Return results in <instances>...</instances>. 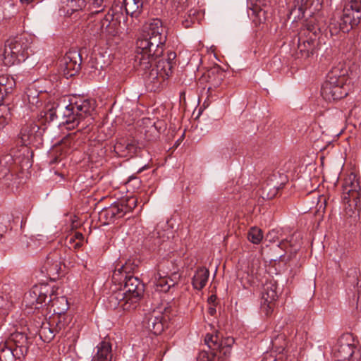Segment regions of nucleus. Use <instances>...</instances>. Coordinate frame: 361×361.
<instances>
[{"label": "nucleus", "instance_id": "nucleus-1", "mask_svg": "<svg viewBox=\"0 0 361 361\" xmlns=\"http://www.w3.org/2000/svg\"><path fill=\"white\" fill-rule=\"evenodd\" d=\"M145 29L136 42L134 66L145 71L147 81L154 83V87H159L160 79L164 80L171 74L176 54L173 51L164 54L166 35L160 20H152Z\"/></svg>", "mask_w": 361, "mask_h": 361}, {"label": "nucleus", "instance_id": "nucleus-2", "mask_svg": "<svg viewBox=\"0 0 361 361\" xmlns=\"http://www.w3.org/2000/svg\"><path fill=\"white\" fill-rule=\"evenodd\" d=\"M42 135V130L34 121H29L22 126L18 140L23 147L18 150L13 149L11 154L4 156L0 159V179H4L5 184L9 185L10 181L18 176L19 171L31 167L30 149L27 146L39 141Z\"/></svg>", "mask_w": 361, "mask_h": 361}, {"label": "nucleus", "instance_id": "nucleus-3", "mask_svg": "<svg viewBox=\"0 0 361 361\" xmlns=\"http://www.w3.org/2000/svg\"><path fill=\"white\" fill-rule=\"evenodd\" d=\"M351 78L348 68L343 63H339L328 73L326 80L321 88V94L326 101H334L348 94Z\"/></svg>", "mask_w": 361, "mask_h": 361}, {"label": "nucleus", "instance_id": "nucleus-4", "mask_svg": "<svg viewBox=\"0 0 361 361\" xmlns=\"http://www.w3.org/2000/svg\"><path fill=\"white\" fill-rule=\"evenodd\" d=\"M121 281L124 282L123 288L114 291L109 297L111 306L125 311L133 310L143 295L145 285L133 276H125Z\"/></svg>", "mask_w": 361, "mask_h": 361}, {"label": "nucleus", "instance_id": "nucleus-5", "mask_svg": "<svg viewBox=\"0 0 361 361\" xmlns=\"http://www.w3.org/2000/svg\"><path fill=\"white\" fill-rule=\"evenodd\" d=\"M84 242V236L81 233L73 231L68 235L64 239L65 246H61L53 252H50L47 257L44 264L43 269L49 276L59 275L61 271V266L65 259V253L66 247L69 249L80 248Z\"/></svg>", "mask_w": 361, "mask_h": 361}, {"label": "nucleus", "instance_id": "nucleus-6", "mask_svg": "<svg viewBox=\"0 0 361 361\" xmlns=\"http://www.w3.org/2000/svg\"><path fill=\"white\" fill-rule=\"evenodd\" d=\"M32 338L21 332L11 334L0 344V361H21L27 354Z\"/></svg>", "mask_w": 361, "mask_h": 361}, {"label": "nucleus", "instance_id": "nucleus-7", "mask_svg": "<svg viewBox=\"0 0 361 361\" xmlns=\"http://www.w3.org/2000/svg\"><path fill=\"white\" fill-rule=\"evenodd\" d=\"M30 42L26 35H20L7 39L2 54L6 66L14 65L16 62L24 61L30 54Z\"/></svg>", "mask_w": 361, "mask_h": 361}, {"label": "nucleus", "instance_id": "nucleus-8", "mask_svg": "<svg viewBox=\"0 0 361 361\" xmlns=\"http://www.w3.org/2000/svg\"><path fill=\"white\" fill-rule=\"evenodd\" d=\"M360 187L357 182L346 180L343 186L345 216L350 225L355 224L360 213Z\"/></svg>", "mask_w": 361, "mask_h": 361}, {"label": "nucleus", "instance_id": "nucleus-9", "mask_svg": "<svg viewBox=\"0 0 361 361\" xmlns=\"http://www.w3.org/2000/svg\"><path fill=\"white\" fill-rule=\"evenodd\" d=\"M95 109V101L83 99L66 106L63 112L65 119L63 123L67 128L73 129L78 126L86 118L89 117Z\"/></svg>", "mask_w": 361, "mask_h": 361}, {"label": "nucleus", "instance_id": "nucleus-10", "mask_svg": "<svg viewBox=\"0 0 361 361\" xmlns=\"http://www.w3.org/2000/svg\"><path fill=\"white\" fill-rule=\"evenodd\" d=\"M361 20V0H345L342 14L332 20L331 25L338 27L343 32H348L357 26Z\"/></svg>", "mask_w": 361, "mask_h": 361}, {"label": "nucleus", "instance_id": "nucleus-11", "mask_svg": "<svg viewBox=\"0 0 361 361\" xmlns=\"http://www.w3.org/2000/svg\"><path fill=\"white\" fill-rule=\"evenodd\" d=\"M48 294L49 298L48 302H50L55 298L54 297L55 294L54 290L53 288L50 290V287L47 284L35 286L29 293L25 295L23 301L26 306L34 307L37 309L39 308L37 305L46 302Z\"/></svg>", "mask_w": 361, "mask_h": 361}, {"label": "nucleus", "instance_id": "nucleus-12", "mask_svg": "<svg viewBox=\"0 0 361 361\" xmlns=\"http://www.w3.org/2000/svg\"><path fill=\"white\" fill-rule=\"evenodd\" d=\"M204 342L209 349L216 350L222 359L230 353V349L234 343L232 337L223 338V335L218 330L207 334Z\"/></svg>", "mask_w": 361, "mask_h": 361}, {"label": "nucleus", "instance_id": "nucleus-13", "mask_svg": "<svg viewBox=\"0 0 361 361\" xmlns=\"http://www.w3.org/2000/svg\"><path fill=\"white\" fill-rule=\"evenodd\" d=\"M81 64V56L77 50H70L59 61V71L66 78L75 75Z\"/></svg>", "mask_w": 361, "mask_h": 361}, {"label": "nucleus", "instance_id": "nucleus-14", "mask_svg": "<svg viewBox=\"0 0 361 361\" xmlns=\"http://www.w3.org/2000/svg\"><path fill=\"white\" fill-rule=\"evenodd\" d=\"M169 319L166 312H162L161 310H154L147 314L143 322V326L155 335L161 334L167 326V319Z\"/></svg>", "mask_w": 361, "mask_h": 361}, {"label": "nucleus", "instance_id": "nucleus-15", "mask_svg": "<svg viewBox=\"0 0 361 361\" xmlns=\"http://www.w3.org/2000/svg\"><path fill=\"white\" fill-rule=\"evenodd\" d=\"M353 338L352 335L346 334L343 336L333 350L334 356L338 361L349 360L353 355L355 348L353 343Z\"/></svg>", "mask_w": 361, "mask_h": 361}, {"label": "nucleus", "instance_id": "nucleus-16", "mask_svg": "<svg viewBox=\"0 0 361 361\" xmlns=\"http://www.w3.org/2000/svg\"><path fill=\"white\" fill-rule=\"evenodd\" d=\"M248 15L255 17L259 23H264L272 15V11L267 7L266 0H247Z\"/></svg>", "mask_w": 361, "mask_h": 361}, {"label": "nucleus", "instance_id": "nucleus-17", "mask_svg": "<svg viewBox=\"0 0 361 361\" xmlns=\"http://www.w3.org/2000/svg\"><path fill=\"white\" fill-rule=\"evenodd\" d=\"M276 288V283L274 281H270L264 286L262 297V309L267 315H269L272 312L274 302L278 297Z\"/></svg>", "mask_w": 361, "mask_h": 361}, {"label": "nucleus", "instance_id": "nucleus-18", "mask_svg": "<svg viewBox=\"0 0 361 361\" xmlns=\"http://www.w3.org/2000/svg\"><path fill=\"white\" fill-rule=\"evenodd\" d=\"M138 265L139 262L132 259L126 260L124 264H118L112 274L113 281L120 283L125 276H130L131 273L135 271Z\"/></svg>", "mask_w": 361, "mask_h": 361}, {"label": "nucleus", "instance_id": "nucleus-19", "mask_svg": "<svg viewBox=\"0 0 361 361\" xmlns=\"http://www.w3.org/2000/svg\"><path fill=\"white\" fill-rule=\"evenodd\" d=\"M97 353L92 361H111L112 358L111 345L106 341H102L97 346Z\"/></svg>", "mask_w": 361, "mask_h": 361}, {"label": "nucleus", "instance_id": "nucleus-20", "mask_svg": "<svg viewBox=\"0 0 361 361\" xmlns=\"http://www.w3.org/2000/svg\"><path fill=\"white\" fill-rule=\"evenodd\" d=\"M154 283L157 291L167 292L171 286L176 284L174 279L171 278H166L163 276L159 272L154 274Z\"/></svg>", "mask_w": 361, "mask_h": 361}, {"label": "nucleus", "instance_id": "nucleus-21", "mask_svg": "<svg viewBox=\"0 0 361 361\" xmlns=\"http://www.w3.org/2000/svg\"><path fill=\"white\" fill-rule=\"evenodd\" d=\"M209 271L205 268H199L192 278V286L197 290L202 289L209 279Z\"/></svg>", "mask_w": 361, "mask_h": 361}, {"label": "nucleus", "instance_id": "nucleus-22", "mask_svg": "<svg viewBox=\"0 0 361 361\" xmlns=\"http://www.w3.org/2000/svg\"><path fill=\"white\" fill-rule=\"evenodd\" d=\"M103 214L110 221L116 218L123 217L126 214V211H124V203L119 202L112 204L108 209L104 210Z\"/></svg>", "mask_w": 361, "mask_h": 361}, {"label": "nucleus", "instance_id": "nucleus-23", "mask_svg": "<svg viewBox=\"0 0 361 361\" xmlns=\"http://www.w3.org/2000/svg\"><path fill=\"white\" fill-rule=\"evenodd\" d=\"M70 322V318L66 314H59L56 318H54L51 323L47 325L52 326L56 334H60L61 331L65 329L66 326Z\"/></svg>", "mask_w": 361, "mask_h": 361}, {"label": "nucleus", "instance_id": "nucleus-24", "mask_svg": "<svg viewBox=\"0 0 361 361\" xmlns=\"http://www.w3.org/2000/svg\"><path fill=\"white\" fill-rule=\"evenodd\" d=\"M13 83V78L9 79L4 75L0 76V102H2L5 97L11 92Z\"/></svg>", "mask_w": 361, "mask_h": 361}, {"label": "nucleus", "instance_id": "nucleus-25", "mask_svg": "<svg viewBox=\"0 0 361 361\" xmlns=\"http://www.w3.org/2000/svg\"><path fill=\"white\" fill-rule=\"evenodd\" d=\"M145 6V4L140 0H132L126 4V11L128 14L137 17Z\"/></svg>", "mask_w": 361, "mask_h": 361}, {"label": "nucleus", "instance_id": "nucleus-26", "mask_svg": "<svg viewBox=\"0 0 361 361\" xmlns=\"http://www.w3.org/2000/svg\"><path fill=\"white\" fill-rule=\"evenodd\" d=\"M222 356L216 350L209 349V351L202 350L197 357V361H219Z\"/></svg>", "mask_w": 361, "mask_h": 361}, {"label": "nucleus", "instance_id": "nucleus-27", "mask_svg": "<svg viewBox=\"0 0 361 361\" xmlns=\"http://www.w3.org/2000/svg\"><path fill=\"white\" fill-rule=\"evenodd\" d=\"M42 92L38 93L35 90L29 89L27 92L28 103L32 106L38 107L42 104Z\"/></svg>", "mask_w": 361, "mask_h": 361}, {"label": "nucleus", "instance_id": "nucleus-28", "mask_svg": "<svg viewBox=\"0 0 361 361\" xmlns=\"http://www.w3.org/2000/svg\"><path fill=\"white\" fill-rule=\"evenodd\" d=\"M38 242L27 236H23L20 238L19 245L23 250H27L28 252H32L37 249Z\"/></svg>", "mask_w": 361, "mask_h": 361}, {"label": "nucleus", "instance_id": "nucleus-29", "mask_svg": "<svg viewBox=\"0 0 361 361\" xmlns=\"http://www.w3.org/2000/svg\"><path fill=\"white\" fill-rule=\"evenodd\" d=\"M8 221L4 216H0V250H5L7 247L6 243L8 238L4 235L8 230Z\"/></svg>", "mask_w": 361, "mask_h": 361}, {"label": "nucleus", "instance_id": "nucleus-30", "mask_svg": "<svg viewBox=\"0 0 361 361\" xmlns=\"http://www.w3.org/2000/svg\"><path fill=\"white\" fill-rule=\"evenodd\" d=\"M200 13L196 9H190L188 13L183 16V20L182 21L183 25L185 28L190 27L196 20H198V16Z\"/></svg>", "mask_w": 361, "mask_h": 361}, {"label": "nucleus", "instance_id": "nucleus-31", "mask_svg": "<svg viewBox=\"0 0 361 361\" xmlns=\"http://www.w3.org/2000/svg\"><path fill=\"white\" fill-rule=\"evenodd\" d=\"M250 241L254 244H259L263 239V233L261 229L257 227H252L247 234Z\"/></svg>", "mask_w": 361, "mask_h": 361}, {"label": "nucleus", "instance_id": "nucleus-32", "mask_svg": "<svg viewBox=\"0 0 361 361\" xmlns=\"http://www.w3.org/2000/svg\"><path fill=\"white\" fill-rule=\"evenodd\" d=\"M56 334L55 333L54 328L52 326H44L39 331L40 337L42 338L44 337V341L45 342H50L55 336Z\"/></svg>", "mask_w": 361, "mask_h": 361}, {"label": "nucleus", "instance_id": "nucleus-33", "mask_svg": "<svg viewBox=\"0 0 361 361\" xmlns=\"http://www.w3.org/2000/svg\"><path fill=\"white\" fill-rule=\"evenodd\" d=\"M72 13L82 10L86 6V0H66Z\"/></svg>", "mask_w": 361, "mask_h": 361}, {"label": "nucleus", "instance_id": "nucleus-34", "mask_svg": "<svg viewBox=\"0 0 361 361\" xmlns=\"http://www.w3.org/2000/svg\"><path fill=\"white\" fill-rule=\"evenodd\" d=\"M59 105L55 106L54 104H52L51 106H48L44 116L46 121L50 122L57 118V111H59Z\"/></svg>", "mask_w": 361, "mask_h": 361}, {"label": "nucleus", "instance_id": "nucleus-35", "mask_svg": "<svg viewBox=\"0 0 361 361\" xmlns=\"http://www.w3.org/2000/svg\"><path fill=\"white\" fill-rule=\"evenodd\" d=\"M124 203V211H126V213L131 211L133 208L136 207L137 200L131 197L125 200H122L120 203Z\"/></svg>", "mask_w": 361, "mask_h": 361}, {"label": "nucleus", "instance_id": "nucleus-36", "mask_svg": "<svg viewBox=\"0 0 361 361\" xmlns=\"http://www.w3.org/2000/svg\"><path fill=\"white\" fill-rule=\"evenodd\" d=\"M92 9L95 8V11H93V13H98L103 11L105 6L104 5V0H92L91 3Z\"/></svg>", "mask_w": 361, "mask_h": 361}, {"label": "nucleus", "instance_id": "nucleus-37", "mask_svg": "<svg viewBox=\"0 0 361 361\" xmlns=\"http://www.w3.org/2000/svg\"><path fill=\"white\" fill-rule=\"evenodd\" d=\"M311 42L305 41L302 44L299 43L298 49L301 52H307V56L309 57L312 54V50L311 49Z\"/></svg>", "mask_w": 361, "mask_h": 361}, {"label": "nucleus", "instance_id": "nucleus-38", "mask_svg": "<svg viewBox=\"0 0 361 361\" xmlns=\"http://www.w3.org/2000/svg\"><path fill=\"white\" fill-rule=\"evenodd\" d=\"M292 239H293V237H291L290 239L286 238V239L281 240V241L279 243V244L278 245L279 247H280L281 249H282L283 250H286L288 249V247L293 246V245L292 243Z\"/></svg>", "mask_w": 361, "mask_h": 361}, {"label": "nucleus", "instance_id": "nucleus-39", "mask_svg": "<svg viewBox=\"0 0 361 361\" xmlns=\"http://www.w3.org/2000/svg\"><path fill=\"white\" fill-rule=\"evenodd\" d=\"M348 276L350 277V276H353V283L355 284L354 287L358 286L359 285V280L357 277V272L355 269L350 270V272H348L347 274Z\"/></svg>", "mask_w": 361, "mask_h": 361}, {"label": "nucleus", "instance_id": "nucleus-40", "mask_svg": "<svg viewBox=\"0 0 361 361\" xmlns=\"http://www.w3.org/2000/svg\"><path fill=\"white\" fill-rule=\"evenodd\" d=\"M1 107L5 108V106L1 104V102H0V108ZM2 109H0V111ZM8 120H9V118L7 117V115H6V116L0 115V129L4 128L5 126V125L8 123Z\"/></svg>", "mask_w": 361, "mask_h": 361}, {"label": "nucleus", "instance_id": "nucleus-41", "mask_svg": "<svg viewBox=\"0 0 361 361\" xmlns=\"http://www.w3.org/2000/svg\"><path fill=\"white\" fill-rule=\"evenodd\" d=\"M277 233L278 232L276 231L272 230L267 234L266 239L270 242H274L276 239L279 238Z\"/></svg>", "mask_w": 361, "mask_h": 361}, {"label": "nucleus", "instance_id": "nucleus-42", "mask_svg": "<svg viewBox=\"0 0 361 361\" xmlns=\"http://www.w3.org/2000/svg\"><path fill=\"white\" fill-rule=\"evenodd\" d=\"M279 359V358H276V356L272 354V353H267L264 355L262 361H278Z\"/></svg>", "mask_w": 361, "mask_h": 361}, {"label": "nucleus", "instance_id": "nucleus-43", "mask_svg": "<svg viewBox=\"0 0 361 361\" xmlns=\"http://www.w3.org/2000/svg\"><path fill=\"white\" fill-rule=\"evenodd\" d=\"M188 0H173L174 5L176 6L177 9L179 7H184Z\"/></svg>", "mask_w": 361, "mask_h": 361}, {"label": "nucleus", "instance_id": "nucleus-44", "mask_svg": "<svg viewBox=\"0 0 361 361\" xmlns=\"http://www.w3.org/2000/svg\"><path fill=\"white\" fill-rule=\"evenodd\" d=\"M277 190H278V188L274 190V192L272 195L267 194V198H272L274 196H275L277 192Z\"/></svg>", "mask_w": 361, "mask_h": 361}, {"label": "nucleus", "instance_id": "nucleus-45", "mask_svg": "<svg viewBox=\"0 0 361 361\" xmlns=\"http://www.w3.org/2000/svg\"><path fill=\"white\" fill-rule=\"evenodd\" d=\"M105 23H107L106 27H108V26L111 24V23H110V22H109V20H106V21H105V22H104V23H102V27H104Z\"/></svg>", "mask_w": 361, "mask_h": 361}, {"label": "nucleus", "instance_id": "nucleus-46", "mask_svg": "<svg viewBox=\"0 0 361 361\" xmlns=\"http://www.w3.org/2000/svg\"><path fill=\"white\" fill-rule=\"evenodd\" d=\"M282 327H283V326H282V325H280V326L276 325V331H280V330L281 329V328H282Z\"/></svg>", "mask_w": 361, "mask_h": 361}, {"label": "nucleus", "instance_id": "nucleus-47", "mask_svg": "<svg viewBox=\"0 0 361 361\" xmlns=\"http://www.w3.org/2000/svg\"><path fill=\"white\" fill-rule=\"evenodd\" d=\"M209 312L212 314H214V313L216 312V310L214 308H211Z\"/></svg>", "mask_w": 361, "mask_h": 361}, {"label": "nucleus", "instance_id": "nucleus-48", "mask_svg": "<svg viewBox=\"0 0 361 361\" xmlns=\"http://www.w3.org/2000/svg\"><path fill=\"white\" fill-rule=\"evenodd\" d=\"M276 340H277V338H275L274 340H273V341H272V345H273L274 346H276Z\"/></svg>", "mask_w": 361, "mask_h": 361}, {"label": "nucleus", "instance_id": "nucleus-49", "mask_svg": "<svg viewBox=\"0 0 361 361\" xmlns=\"http://www.w3.org/2000/svg\"><path fill=\"white\" fill-rule=\"evenodd\" d=\"M141 1H142L145 5L147 4L149 1V0H140Z\"/></svg>", "mask_w": 361, "mask_h": 361}, {"label": "nucleus", "instance_id": "nucleus-50", "mask_svg": "<svg viewBox=\"0 0 361 361\" xmlns=\"http://www.w3.org/2000/svg\"><path fill=\"white\" fill-rule=\"evenodd\" d=\"M32 0H20L21 2L30 3Z\"/></svg>", "mask_w": 361, "mask_h": 361}, {"label": "nucleus", "instance_id": "nucleus-51", "mask_svg": "<svg viewBox=\"0 0 361 361\" xmlns=\"http://www.w3.org/2000/svg\"><path fill=\"white\" fill-rule=\"evenodd\" d=\"M58 159H59L58 157H56V158L54 159V160H53V161H52V162H56V161H58Z\"/></svg>", "mask_w": 361, "mask_h": 361}, {"label": "nucleus", "instance_id": "nucleus-52", "mask_svg": "<svg viewBox=\"0 0 361 361\" xmlns=\"http://www.w3.org/2000/svg\"><path fill=\"white\" fill-rule=\"evenodd\" d=\"M90 123H91V122H90V120H87V121L86 122V123H85V124H86V125H88V124H90Z\"/></svg>", "mask_w": 361, "mask_h": 361}, {"label": "nucleus", "instance_id": "nucleus-53", "mask_svg": "<svg viewBox=\"0 0 361 361\" xmlns=\"http://www.w3.org/2000/svg\"><path fill=\"white\" fill-rule=\"evenodd\" d=\"M283 348H281V349L279 350V353L282 352L283 350Z\"/></svg>", "mask_w": 361, "mask_h": 361}, {"label": "nucleus", "instance_id": "nucleus-54", "mask_svg": "<svg viewBox=\"0 0 361 361\" xmlns=\"http://www.w3.org/2000/svg\"><path fill=\"white\" fill-rule=\"evenodd\" d=\"M61 299H62L63 300H66H66L64 298H61Z\"/></svg>", "mask_w": 361, "mask_h": 361}]
</instances>
